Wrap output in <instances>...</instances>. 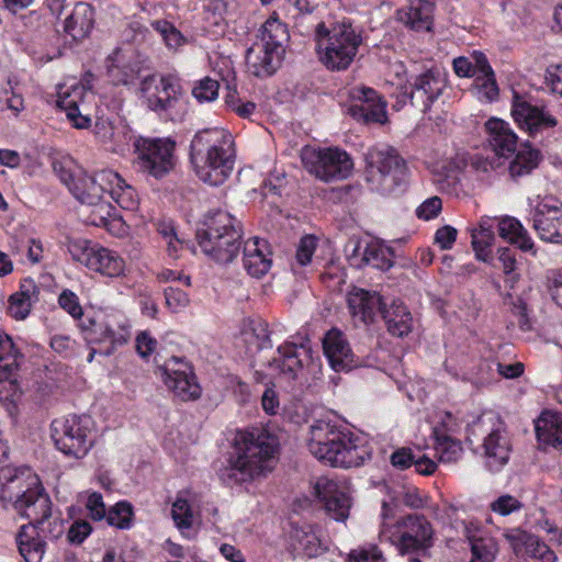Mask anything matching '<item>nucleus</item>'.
Wrapping results in <instances>:
<instances>
[{"label": "nucleus", "instance_id": "nucleus-61", "mask_svg": "<svg viewBox=\"0 0 562 562\" xmlns=\"http://www.w3.org/2000/svg\"><path fill=\"white\" fill-rule=\"evenodd\" d=\"M32 303L27 299L14 293L9 300V313L15 319H24L30 314Z\"/></svg>", "mask_w": 562, "mask_h": 562}, {"label": "nucleus", "instance_id": "nucleus-37", "mask_svg": "<svg viewBox=\"0 0 562 562\" xmlns=\"http://www.w3.org/2000/svg\"><path fill=\"white\" fill-rule=\"evenodd\" d=\"M382 318L385 321L390 334L404 337L412 330L413 318L406 306L393 303L390 308H382Z\"/></svg>", "mask_w": 562, "mask_h": 562}, {"label": "nucleus", "instance_id": "nucleus-28", "mask_svg": "<svg viewBox=\"0 0 562 562\" xmlns=\"http://www.w3.org/2000/svg\"><path fill=\"white\" fill-rule=\"evenodd\" d=\"M397 20L416 32H428L432 26L434 4L428 0H409L397 10Z\"/></svg>", "mask_w": 562, "mask_h": 562}, {"label": "nucleus", "instance_id": "nucleus-52", "mask_svg": "<svg viewBox=\"0 0 562 562\" xmlns=\"http://www.w3.org/2000/svg\"><path fill=\"white\" fill-rule=\"evenodd\" d=\"M317 247V238L313 235H305L300 239L296 249V261L301 266H306L311 262L312 257Z\"/></svg>", "mask_w": 562, "mask_h": 562}, {"label": "nucleus", "instance_id": "nucleus-24", "mask_svg": "<svg viewBox=\"0 0 562 562\" xmlns=\"http://www.w3.org/2000/svg\"><path fill=\"white\" fill-rule=\"evenodd\" d=\"M48 517H43L40 521H31L23 525L18 535L16 543L20 554L25 562H42L45 554L46 543L41 532H45V521Z\"/></svg>", "mask_w": 562, "mask_h": 562}, {"label": "nucleus", "instance_id": "nucleus-36", "mask_svg": "<svg viewBox=\"0 0 562 562\" xmlns=\"http://www.w3.org/2000/svg\"><path fill=\"white\" fill-rule=\"evenodd\" d=\"M361 257V262L366 266L386 271L393 266L392 251L379 244H368L362 250L360 243L355 245L350 259Z\"/></svg>", "mask_w": 562, "mask_h": 562}, {"label": "nucleus", "instance_id": "nucleus-53", "mask_svg": "<svg viewBox=\"0 0 562 562\" xmlns=\"http://www.w3.org/2000/svg\"><path fill=\"white\" fill-rule=\"evenodd\" d=\"M546 285L551 299L562 310V268L547 273Z\"/></svg>", "mask_w": 562, "mask_h": 562}, {"label": "nucleus", "instance_id": "nucleus-58", "mask_svg": "<svg viewBox=\"0 0 562 562\" xmlns=\"http://www.w3.org/2000/svg\"><path fill=\"white\" fill-rule=\"evenodd\" d=\"M165 299L167 306L172 312H178L189 304L188 294L183 290L172 285L165 289Z\"/></svg>", "mask_w": 562, "mask_h": 562}, {"label": "nucleus", "instance_id": "nucleus-54", "mask_svg": "<svg viewBox=\"0 0 562 562\" xmlns=\"http://www.w3.org/2000/svg\"><path fill=\"white\" fill-rule=\"evenodd\" d=\"M109 77L113 85H130L136 76L135 69L130 65H111L108 69Z\"/></svg>", "mask_w": 562, "mask_h": 562}, {"label": "nucleus", "instance_id": "nucleus-23", "mask_svg": "<svg viewBox=\"0 0 562 562\" xmlns=\"http://www.w3.org/2000/svg\"><path fill=\"white\" fill-rule=\"evenodd\" d=\"M310 359L311 349L308 347L288 342L278 347V357L269 361V367L285 379L295 380Z\"/></svg>", "mask_w": 562, "mask_h": 562}, {"label": "nucleus", "instance_id": "nucleus-44", "mask_svg": "<svg viewBox=\"0 0 562 562\" xmlns=\"http://www.w3.org/2000/svg\"><path fill=\"white\" fill-rule=\"evenodd\" d=\"M474 87L479 93L486 101L492 102L498 98L499 89L495 79V74L490 66V69H482L474 78Z\"/></svg>", "mask_w": 562, "mask_h": 562}, {"label": "nucleus", "instance_id": "nucleus-13", "mask_svg": "<svg viewBox=\"0 0 562 562\" xmlns=\"http://www.w3.org/2000/svg\"><path fill=\"white\" fill-rule=\"evenodd\" d=\"M52 438L64 454L83 458L93 445L91 419L88 416L71 415L52 423Z\"/></svg>", "mask_w": 562, "mask_h": 562}, {"label": "nucleus", "instance_id": "nucleus-63", "mask_svg": "<svg viewBox=\"0 0 562 562\" xmlns=\"http://www.w3.org/2000/svg\"><path fill=\"white\" fill-rule=\"evenodd\" d=\"M472 247L475 251V256L479 260L488 262L491 260V246L493 245V238H485L479 234L471 233Z\"/></svg>", "mask_w": 562, "mask_h": 562}, {"label": "nucleus", "instance_id": "nucleus-10", "mask_svg": "<svg viewBox=\"0 0 562 562\" xmlns=\"http://www.w3.org/2000/svg\"><path fill=\"white\" fill-rule=\"evenodd\" d=\"M85 341L90 347L88 361L91 362L95 355L109 357L124 346L130 337V326L121 323L115 316L102 313L87 316L80 324Z\"/></svg>", "mask_w": 562, "mask_h": 562}, {"label": "nucleus", "instance_id": "nucleus-42", "mask_svg": "<svg viewBox=\"0 0 562 562\" xmlns=\"http://www.w3.org/2000/svg\"><path fill=\"white\" fill-rule=\"evenodd\" d=\"M452 65L456 75L461 78H475L482 69H490V63L482 52L459 56L453 59Z\"/></svg>", "mask_w": 562, "mask_h": 562}, {"label": "nucleus", "instance_id": "nucleus-47", "mask_svg": "<svg viewBox=\"0 0 562 562\" xmlns=\"http://www.w3.org/2000/svg\"><path fill=\"white\" fill-rule=\"evenodd\" d=\"M53 170L69 190L76 182L79 173L83 172V170L76 166L71 159L55 160L53 162Z\"/></svg>", "mask_w": 562, "mask_h": 562}, {"label": "nucleus", "instance_id": "nucleus-30", "mask_svg": "<svg viewBox=\"0 0 562 562\" xmlns=\"http://www.w3.org/2000/svg\"><path fill=\"white\" fill-rule=\"evenodd\" d=\"M271 262L270 252L263 239L255 237L245 241L243 265L249 276L263 277L270 270Z\"/></svg>", "mask_w": 562, "mask_h": 562}, {"label": "nucleus", "instance_id": "nucleus-4", "mask_svg": "<svg viewBox=\"0 0 562 562\" xmlns=\"http://www.w3.org/2000/svg\"><path fill=\"white\" fill-rule=\"evenodd\" d=\"M0 501L31 521L50 516L52 501L36 475L29 469H0Z\"/></svg>", "mask_w": 562, "mask_h": 562}, {"label": "nucleus", "instance_id": "nucleus-50", "mask_svg": "<svg viewBox=\"0 0 562 562\" xmlns=\"http://www.w3.org/2000/svg\"><path fill=\"white\" fill-rule=\"evenodd\" d=\"M522 507V503L509 494L501 495L490 504V509L501 516H508L519 512Z\"/></svg>", "mask_w": 562, "mask_h": 562}, {"label": "nucleus", "instance_id": "nucleus-60", "mask_svg": "<svg viewBox=\"0 0 562 562\" xmlns=\"http://www.w3.org/2000/svg\"><path fill=\"white\" fill-rule=\"evenodd\" d=\"M246 340L248 341L250 338H256V346L258 349L269 348L271 347L269 331L267 329V324L263 322H257L251 325L250 331L244 333Z\"/></svg>", "mask_w": 562, "mask_h": 562}, {"label": "nucleus", "instance_id": "nucleus-25", "mask_svg": "<svg viewBox=\"0 0 562 562\" xmlns=\"http://www.w3.org/2000/svg\"><path fill=\"white\" fill-rule=\"evenodd\" d=\"M323 349L330 367L335 371H347L357 367L355 355L340 330L333 328L327 331L323 339Z\"/></svg>", "mask_w": 562, "mask_h": 562}, {"label": "nucleus", "instance_id": "nucleus-64", "mask_svg": "<svg viewBox=\"0 0 562 562\" xmlns=\"http://www.w3.org/2000/svg\"><path fill=\"white\" fill-rule=\"evenodd\" d=\"M382 559V551L376 546L353 550L349 554V562H379Z\"/></svg>", "mask_w": 562, "mask_h": 562}, {"label": "nucleus", "instance_id": "nucleus-56", "mask_svg": "<svg viewBox=\"0 0 562 562\" xmlns=\"http://www.w3.org/2000/svg\"><path fill=\"white\" fill-rule=\"evenodd\" d=\"M442 210V201L435 195L426 199L417 209L416 216L424 221L436 218Z\"/></svg>", "mask_w": 562, "mask_h": 562}, {"label": "nucleus", "instance_id": "nucleus-31", "mask_svg": "<svg viewBox=\"0 0 562 562\" xmlns=\"http://www.w3.org/2000/svg\"><path fill=\"white\" fill-rule=\"evenodd\" d=\"M100 180L108 184L106 193L124 210L133 211L138 205L135 189L113 170H101Z\"/></svg>", "mask_w": 562, "mask_h": 562}, {"label": "nucleus", "instance_id": "nucleus-39", "mask_svg": "<svg viewBox=\"0 0 562 562\" xmlns=\"http://www.w3.org/2000/svg\"><path fill=\"white\" fill-rule=\"evenodd\" d=\"M19 352L8 335L0 334V382L15 384V373L19 369Z\"/></svg>", "mask_w": 562, "mask_h": 562}, {"label": "nucleus", "instance_id": "nucleus-5", "mask_svg": "<svg viewBox=\"0 0 562 562\" xmlns=\"http://www.w3.org/2000/svg\"><path fill=\"white\" fill-rule=\"evenodd\" d=\"M319 60L329 70H346L355 60L362 44L361 31L349 19L335 21L327 26L317 24L315 31Z\"/></svg>", "mask_w": 562, "mask_h": 562}, {"label": "nucleus", "instance_id": "nucleus-41", "mask_svg": "<svg viewBox=\"0 0 562 562\" xmlns=\"http://www.w3.org/2000/svg\"><path fill=\"white\" fill-rule=\"evenodd\" d=\"M88 206V214L85 221L89 225L105 227L111 231L115 225H121L120 220L113 216L112 205L103 198L98 202L85 203Z\"/></svg>", "mask_w": 562, "mask_h": 562}, {"label": "nucleus", "instance_id": "nucleus-33", "mask_svg": "<svg viewBox=\"0 0 562 562\" xmlns=\"http://www.w3.org/2000/svg\"><path fill=\"white\" fill-rule=\"evenodd\" d=\"M539 443L554 449H562V417L559 414L543 412L535 424Z\"/></svg>", "mask_w": 562, "mask_h": 562}, {"label": "nucleus", "instance_id": "nucleus-40", "mask_svg": "<svg viewBox=\"0 0 562 562\" xmlns=\"http://www.w3.org/2000/svg\"><path fill=\"white\" fill-rule=\"evenodd\" d=\"M540 161V151L525 144L510 161L508 170L513 179L530 175Z\"/></svg>", "mask_w": 562, "mask_h": 562}, {"label": "nucleus", "instance_id": "nucleus-45", "mask_svg": "<svg viewBox=\"0 0 562 562\" xmlns=\"http://www.w3.org/2000/svg\"><path fill=\"white\" fill-rule=\"evenodd\" d=\"M150 25L161 36L164 43L170 49H177L186 42L182 33L172 23L166 20H155Z\"/></svg>", "mask_w": 562, "mask_h": 562}, {"label": "nucleus", "instance_id": "nucleus-57", "mask_svg": "<svg viewBox=\"0 0 562 562\" xmlns=\"http://www.w3.org/2000/svg\"><path fill=\"white\" fill-rule=\"evenodd\" d=\"M58 304L74 318H80L83 315L82 307L79 303L78 296L70 290H64L59 294Z\"/></svg>", "mask_w": 562, "mask_h": 562}, {"label": "nucleus", "instance_id": "nucleus-43", "mask_svg": "<svg viewBox=\"0 0 562 562\" xmlns=\"http://www.w3.org/2000/svg\"><path fill=\"white\" fill-rule=\"evenodd\" d=\"M134 510L131 503L122 501L108 509L105 520L108 525L119 529H130L133 525Z\"/></svg>", "mask_w": 562, "mask_h": 562}, {"label": "nucleus", "instance_id": "nucleus-49", "mask_svg": "<svg viewBox=\"0 0 562 562\" xmlns=\"http://www.w3.org/2000/svg\"><path fill=\"white\" fill-rule=\"evenodd\" d=\"M498 260L502 262L503 272L506 276V283H508L510 288H514V284L519 279V274L516 272L517 260L515 252L507 247L499 248Z\"/></svg>", "mask_w": 562, "mask_h": 562}, {"label": "nucleus", "instance_id": "nucleus-18", "mask_svg": "<svg viewBox=\"0 0 562 562\" xmlns=\"http://www.w3.org/2000/svg\"><path fill=\"white\" fill-rule=\"evenodd\" d=\"M532 228L548 243L562 244V202L553 196L538 201L530 212Z\"/></svg>", "mask_w": 562, "mask_h": 562}, {"label": "nucleus", "instance_id": "nucleus-26", "mask_svg": "<svg viewBox=\"0 0 562 562\" xmlns=\"http://www.w3.org/2000/svg\"><path fill=\"white\" fill-rule=\"evenodd\" d=\"M384 304L376 292L358 289L348 295V307L356 321L370 324L381 315Z\"/></svg>", "mask_w": 562, "mask_h": 562}, {"label": "nucleus", "instance_id": "nucleus-48", "mask_svg": "<svg viewBox=\"0 0 562 562\" xmlns=\"http://www.w3.org/2000/svg\"><path fill=\"white\" fill-rule=\"evenodd\" d=\"M171 516L179 529H189L193 522V514L187 499L177 498L172 504Z\"/></svg>", "mask_w": 562, "mask_h": 562}, {"label": "nucleus", "instance_id": "nucleus-1", "mask_svg": "<svg viewBox=\"0 0 562 562\" xmlns=\"http://www.w3.org/2000/svg\"><path fill=\"white\" fill-rule=\"evenodd\" d=\"M235 454L218 476L226 485H237L266 477L272 472L279 450L276 435L262 428L239 431L235 438Z\"/></svg>", "mask_w": 562, "mask_h": 562}, {"label": "nucleus", "instance_id": "nucleus-21", "mask_svg": "<svg viewBox=\"0 0 562 562\" xmlns=\"http://www.w3.org/2000/svg\"><path fill=\"white\" fill-rule=\"evenodd\" d=\"M351 97L356 101L349 108V113L352 117L364 123L385 122L386 102L382 100L375 90L363 86L356 87L351 91Z\"/></svg>", "mask_w": 562, "mask_h": 562}, {"label": "nucleus", "instance_id": "nucleus-51", "mask_svg": "<svg viewBox=\"0 0 562 562\" xmlns=\"http://www.w3.org/2000/svg\"><path fill=\"white\" fill-rule=\"evenodd\" d=\"M525 550L530 557L539 559L541 562L557 561V554L535 535H532V540L528 542Z\"/></svg>", "mask_w": 562, "mask_h": 562}, {"label": "nucleus", "instance_id": "nucleus-17", "mask_svg": "<svg viewBox=\"0 0 562 562\" xmlns=\"http://www.w3.org/2000/svg\"><path fill=\"white\" fill-rule=\"evenodd\" d=\"M167 387L181 401H194L201 395V387L192 366L181 357H171L158 367Z\"/></svg>", "mask_w": 562, "mask_h": 562}, {"label": "nucleus", "instance_id": "nucleus-12", "mask_svg": "<svg viewBox=\"0 0 562 562\" xmlns=\"http://www.w3.org/2000/svg\"><path fill=\"white\" fill-rule=\"evenodd\" d=\"M304 168L317 179L330 182L347 179L353 169L351 157L339 148H314L305 146L301 150Z\"/></svg>", "mask_w": 562, "mask_h": 562}, {"label": "nucleus", "instance_id": "nucleus-14", "mask_svg": "<svg viewBox=\"0 0 562 562\" xmlns=\"http://www.w3.org/2000/svg\"><path fill=\"white\" fill-rule=\"evenodd\" d=\"M67 247L71 258L91 271L109 278L124 273L125 261L115 250L82 238L69 240Z\"/></svg>", "mask_w": 562, "mask_h": 562}, {"label": "nucleus", "instance_id": "nucleus-3", "mask_svg": "<svg viewBox=\"0 0 562 562\" xmlns=\"http://www.w3.org/2000/svg\"><path fill=\"white\" fill-rule=\"evenodd\" d=\"M233 135L222 127L198 131L190 144V161L198 178L213 187L223 184L235 165Z\"/></svg>", "mask_w": 562, "mask_h": 562}, {"label": "nucleus", "instance_id": "nucleus-38", "mask_svg": "<svg viewBox=\"0 0 562 562\" xmlns=\"http://www.w3.org/2000/svg\"><path fill=\"white\" fill-rule=\"evenodd\" d=\"M496 226L503 239L517 245L524 251L532 250L533 241L518 220L507 216L497 220Z\"/></svg>", "mask_w": 562, "mask_h": 562}, {"label": "nucleus", "instance_id": "nucleus-22", "mask_svg": "<svg viewBox=\"0 0 562 562\" xmlns=\"http://www.w3.org/2000/svg\"><path fill=\"white\" fill-rule=\"evenodd\" d=\"M316 496L324 502L327 514L337 521L349 517L351 498L347 492L339 490L338 484L327 477H319L315 484Z\"/></svg>", "mask_w": 562, "mask_h": 562}, {"label": "nucleus", "instance_id": "nucleus-35", "mask_svg": "<svg viewBox=\"0 0 562 562\" xmlns=\"http://www.w3.org/2000/svg\"><path fill=\"white\" fill-rule=\"evenodd\" d=\"M291 546L294 551L306 558L317 557L325 550L317 530L313 526L293 527Z\"/></svg>", "mask_w": 562, "mask_h": 562}, {"label": "nucleus", "instance_id": "nucleus-32", "mask_svg": "<svg viewBox=\"0 0 562 562\" xmlns=\"http://www.w3.org/2000/svg\"><path fill=\"white\" fill-rule=\"evenodd\" d=\"M94 24V10L88 2L79 1L71 13L65 19L64 30L75 41L89 35Z\"/></svg>", "mask_w": 562, "mask_h": 562}, {"label": "nucleus", "instance_id": "nucleus-59", "mask_svg": "<svg viewBox=\"0 0 562 562\" xmlns=\"http://www.w3.org/2000/svg\"><path fill=\"white\" fill-rule=\"evenodd\" d=\"M472 559L470 562H493L495 559V546L484 540H476L472 543Z\"/></svg>", "mask_w": 562, "mask_h": 562}, {"label": "nucleus", "instance_id": "nucleus-55", "mask_svg": "<svg viewBox=\"0 0 562 562\" xmlns=\"http://www.w3.org/2000/svg\"><path fill=\"white\" fill-rule=\"evenodd\" d=\"M86 509L88 512V516L95 521L105 519L108 513L102 495L97 492L90 493L88 495Z\"/></svg>", "mask_w": 562, "mask_h": 562}, {"label": "nucleus", "instance_id": "nucleus-15", "mask_svg": "<svg viewBox=\"0 0 562 562\" xmlns=\"http://www.w3.org/2000/svg\"><path fill=\"white\" fill-rule=\"evenodd\" d=\"M138 169L156 179L165 177L173 168L175 143L161 138H138L135 142Z\"/></svg>", "mask_w": 562, "mask_h": 562}, {"label": "nucleus", "instance_id": "nucleus-19", "mask_svg": "<svg viewBox=\"0 0 562 562\" xmlns=\"http://www.w3.org/2000/svg\"><path fill=\"white\" fill-rule=\"evenodd\" d=\"M139 93L151 111L165 113L178 101L179 86L170 76L148 75L140 80Z\"/></svg>", "mask_w": 562, "mask_h": 562}, {"label": "nucleus", "instance_id": "nucleus-34", "mask_svg": "<svg viewBox=\"0 0 562 562\" xmlns=\"http://www.w3.org/2000/svg\"><path fill=\"white\" fill-rule=\"evenodd\" d=\"M108 191V184L100 180V171L88 175L85 170L79 173L76 182L70 187L71 194L82 204L98 202Z\"/></svg>", "mask_w": 562, "mask_h": 562}, {"label": "nucleus", "instance_id": "nucleus-8", "mask_svg": "<svg viewBox=\"0 0 562 562\" xmlns=\"http://www.w3.org/2000/svg\"><path fill=\"white\" fill-rule=\"evenodd\" d=\"M260 43L247 50V66L256 77H269L281 66L284 58V44L289 40L286 25L273 13L260 27Z\"/></svg>", "mask_w": 562, "mask_h": 562}, {"label": "nucleus", "instance_id": "nucleus-7", "mask_svg": "<svg viewBox=\"0 0 562 562\" xmlns=\"http://www.w3.org/2000/svg\"><path fill=\"white\" fill-rule=\"evenodd\" d=\"M381 516L379 536L391 542L401 555L426 551L432 547L434 529L425 516L409 514L392 519L386 503L382 505Z\"/></svg>", "mask_w": 562, "mask_h": 562}, {"label": "nucleus", "instance_id": "nucleus-11", "mask_svg": "<svg viewBox=\"0 0 562 562\" xmlns=\"http://www.w3.org/2000/svg\"><path fill=\"white\" fill-rule=\"evenodd\" d=\"M468 440L482 442L486 464L492 471L504 467L512 451L510 440L503 422L493 414H483L468 427Z\"/></svg>", "mask_w": 562, "mask_h": 562}, {"label": "nucleus", "instance_id": "nucleus-6", "mask_svg": "<svg viewBox=\"0 0 562 562\" xmlns=\"http://www.w3.org/2000/svg\"><path fill=\"white\" fill-rule=\"evenodd\" d=\"M196 236L205 255L216 262L228 263L239 252L243 228L235 216L218 210L206 218L205 228Z\"/></svg>", "mask_w": 562, "mask_h": 562}, {"label": "nucleus", "instance_id": "nucleus-27", "mask_svg": "<svg viewBox=\"0 0 562 562\" xmlns=\"http://www.w3.org/2000/svg\"><path fill=\"white\" fill-rule=\"evenodd\" d=\"M88 93V90L78 83L58 92L57 105L65 110L68 120L75 128L82 130L90 126V117L82 114L79 110Z\"/></svg>", "mask_w": 562, "mask_h": 562}, {"label": "nucleus", "instance_id": "nucleus-2", "mask_svg": "<svg viewBox=\"0 0 562 562\" xmlns=\"http://www.w3.org/2000/svg\"><path fill=\"white\" fill-rule=\"evenodd\" d=\"M307 448L317 460L336 468H357L371 459L369 447L358 436L324 419L310 426Z\"/></svg>", "mask_w": 562, "mask_h": 562}, {"label": "nucleus", "instance_id": "nucleus-62", "mask_svg": "<svg viewBox=\"0 0 562 562\" xmlns=\"http://www.w3.org/2000/svg\"><path fill=\"white\" fill-rule=\"evenodd\" d=\"M91 525L82 519L75 520L68 529L67 539L70 543L80 544L91 533Z\"/></svg>", "mask_w": 562, "mask_h": 562}, {"label": "nucleus", "instance_id": "nucleus-9", "mask_svg": "<svg viewBox=\"0 0 562 562\" xmlns=\"http://www.w3.org/2000/svg\"><path fill=\"white\" fill-rule=\"evenodd\" d=\"M366 180L372 190L390 193L403 181L406 162L398 151L389 145L378 144L364 154Z\"/></svg>", "mask_w": 562, "mask_h": 562}, {"label": "nucleus", "instance_id": "nucleus-46", "mask_svg": "<svg viewBox=\"0 0 562 562\" xmlns=\"http://www.w3.org/2000/svg\"><path fill=\"white\" fill-rule=\"evenodd\" d=\"M220 83L210 77L198 80L192 88V95L200 103L212 102L218 97Z\"/></svg>", "mask_w": 562, "mask_h": 562}, {"label": "nucleus", "instance_id": "nucleus-20", "mask_svg": "<svg viewBox=\"0 0 562 562\" xmlns=\"http://www.w3.org/2000/svg\"><path fill=\"white\" fill-rule=\"evenodd\" d=\"M512 115L518 126L531 137L558 124V120L548 111L530 104L517 93L513 98Z\"/></svg>", "mask_w": 562, "mask_h": 562}, {"label": "nucleus", "instance_id": "nucleus-16", "mask_svg": "<svg viewBox=\"0 0 562 562\" xmlns=\"http://www.w3.org/2000/svg\"><path fill=\"white\" fill-rule=\"evenodd\" d=\"M448 85V75L443 68L431 67L413 78L412 90L403 94L402 105L409 99L412 105L426 113L442 94Z\"/></svg>", "mask_w": 562, "mask_h": 562}, {"label": "nucleus", "instance_id": "nucleus-29", "mask_svg": "<svg viewBox=\"0 0 562 562\" xmlns=\"http://www.w3.org/2000/svg\"><path fill=\"white\" fill-rule=\"evenodd\" d=\"M485 127L487 142L495 155L509 157L516 151L518 137L507 122L493 117L485 123Z\"/></svg>", "mask_w": 562, "mask_h": 562}]
</instances>
